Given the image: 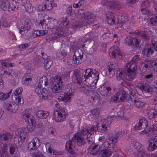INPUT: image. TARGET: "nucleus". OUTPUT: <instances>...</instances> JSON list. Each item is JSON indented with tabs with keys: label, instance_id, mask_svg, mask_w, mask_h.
I'll list each match as a JSON object with an SVG mask.
<instances>
[{
	"label": "nucleus",
	"instance_id": "54",
	"mask_svg": "<svg viewBox=\"0 0 157 157\" xmlns=\"http://www.w3.org/2000/svg\"><path fill=\"white\" fill-rule=\"evenodd\" d=\"M91 113L94 117H97L100 114V109L98 108H96L91 111Z\"/></svg>",
	"mask_w": 157,
	"mask_h": 157
},
{
	"label": "nucleus",
	"instance_id": "18",
	"mask_svg": "<svg viewBox=\"0 0 157 157\" xmlns=\"http://www.w3.org/2000/svg\"><path fill=\"white\" fill-rule=\"evenodd\" d=\"M66 89L67 92L65 93L64 97L61 98L62 100L65 102H69L71 101V98L74 95V94L71 91L72 89L71 88H66Z\"/></svg>",
	"mask_w": 157,
	"mask_h": 157
},
{
	"label": "nucleus",
	"instance_id": "10",
	"mask_svg": "<svg viewBox=\"0 0 157 157\" xmlns=\"http://www.w3.org/2000/svg\"><path fill=\"white\" fill-rule=\"evenodd\" d=\"M72 140L76 142L79 146H84L86 144L84 137L82 134H80V132L76 133L72 137Z\"/></svg>",
	"mask_w": 157,
	"mask_h": 157
},
{
	"label": "nucleus",
	"instance_id": "15",
	"mask_svg": "<svg viewBox=\"0 0 157 157\" xmlns=\"http://www.w3.org/2000/svg\"><path fill=\"white\" fill-rule=\"evenodd\" d=\"M107 22L108 24L110 25H112L114 24L115 22L117 26V28H121L123 25L125 24V21H122L115 17H111L107 19Z\"/></svg>",
	"mask_w": 157,
	"mask_h": 157
},
{
	"label": "nucleus",
	"instance_id": "49",
	"mask_svg": "<svg viewBox=\"0 0 157 157\" xmlns=\"http://www.w3.org/2000/svg\"><path fill=\"white\" fill-rule=\"evenodd\" d=\"M23 117L25 121H27L28 123L34 121L33 119L32 118V115L29 113L24 114Z\"/></svg>",
	"mask_w": 157,
	"mask_h": 157
},
{
	"label": "nucleus",
	"instance_id": "46",
	"mask_svg": "<svg viewBox=\"0 0 157 157\" xmlns=\"http://www.w3.org/2000/svg\"><path fill=\"white\" fill-rule=\"evenodd\" d=\"M12 90H11L9 92L6 94L0 92V100H5L8 98L10 96Z\"/></svg>",
	"mask_w": 157,
	"mask_h": 157
},
{
	"label": "nucleus",
	"instance_id": "33",
	"mask_svg": "<svg viewBox=\"0 0 157 157\" xmlns=\"http://www.w3.org/2000/svg\"><path fill=\"white\" fill-rule=\"evenodd\" d=\"M80 90L83 92L84 94L87 96H91L92 94H93L94 92V90H92L89 88L86 87H81Z\"/></svg>",
	"mask_w": 157,
	"mask_h": 157
},
{
	"label": "nucleus",
	"instance_id": "47",
	"mask_svg": "<svg viewBox=\"0 0 157 157\" xmlns=\"http://www.w3.org/2000/svg\"><path fill=\"white\" fill-rule=\"evenodd\" d=\"M49 22L48 20L44 19L41 20L39 22V25L41 26L44 28L47 29L48 28V23Z\"/></svg>",
	"mask_w": 157,
	"mask_h": 157
},
{
	"label": "nucleus",
	"instance_id": "2",
	"mask_svg": "<svg viewBox=\"0 0 157 157\" xmlns=\"http://www.w3.org/2000/svg\"><path fill=\"white\" fill-rule=\"evenodd\" d=\"M99 73L95 70L93 71L90 69H87L82 73V76L84 78L85 84L91 85L96 84L99 79Z\"/></svg>",
	"mask_w": 157,
	"mask_h": 157
},
{
	"label": "nucleus",
	"instance_id": "60",
	"mask_svg": "<svg viewBox=\"0 0 157 157\" xmlns=\"http://www.w3.org/2000/svg\"><path fill=\"white\" fill-rule=\"evenodd\" d=\"M66 59V61L65 62H66L67 64L69 65L72 64L74 62L73 57H72V56H68L67 57V59Z\"/></svg>",
	"mask_w": 157,
	"mask_h": 157
},
{
	"label": "nucleus",
	"instance_id": "59",
	"mask_svg": "<svg viewBox=\"0 0 157 157\" xmlns=\"http://www.w3.org/2000/svg\"><path fill=\"white\" fill-rule=\"evenodd\" d=\"M30 29V27L29 26H24L22 27L21 29H19V33L21 34H22V33L23 32H28Z\"/></svg>",
	"mask_w": 157,
	"mask_h": 157
},
{
	"label": "nucleus",
	"instance_id": "20",
	"mask_svg": "<svg viewBox=\"0 0 157 157\" xmlns=\"http://www.w3.org/2000/svg\"><path fill=\"white\" fill-rule=\"evenodd\" d=\"M73 78L75 79V83L77 84L78 88H80L82 84V78L80 74L77 72H75L73 76Z\"/></svg>",
	"mask_w": 157,
	"mask_h": 157
},
{
	"label": "nucleus",
	"instance_id": "41",
	"mask_svg": "<svg viewBox=\"0 0 157 157\" xmlns=\"http://www.w3.org/2000/svg\"><path fill=\"white\" fill-rule=\"evenodd\" d=\"M53 1L52 0H51L49 2H45L44 4V7H42V9L41 10L43 11L45 9L47 10H51L52 6Z\"/></svg>",
	"mask_w": 157,
	"mask_h": 157
},
{
	"label": "nucleus",
	"instance_id": "1",
	"mask_svg": "<svg viewBox=\"0 0 157 157\" xmlns=\"http://www.w3.org/2000/svg\"><path fill=\"white\" fill-rule=\"evenodd\" d=\"M127 67L126 71L124 73L123 70L121 68H119L116 72V76L117 79L118 81L121 80L123 76L127 80H132L135 78L136 74L137 66L135 64H131L127 63L126 65Z\"/></svg>",
	"mask_w": 157,
	"mask_h": 157
},
{
	"label": "nucleus",
	"instance_id": "30",
	"mask_svg": "<svg viewBox=\"0 0 157 157\" xmlns=\"http://www.w3.org/2000/svg\"><path fill=\"white\" fill-rule=\"evenodd\" d=\"M39 140L37 138L35 139L34 141H31L29 143L27 147L28 150L31 151L32 150L36 149L37 147L36 146V142L37 141L39 142Z\"/></svg>",
	"mask_w": 157,
	"mask_h": 157
},
{
	"label": "nucleus",
	"instance_id": "55",
	"mask_svg": "<svg viewBox=\"0 0 157 157\" xmlns=\"http://www.w3.org/2000/svg\"><path fill=\"white\" fill-rule=\"evenodd\" d=\"M111 100L112 102H119V96L118 92H116L115 94L111 97Z\"/></svg>",
	"mask_w": 157,
	"mask_h": 157
},
{
	"label": "nucleus",
	"instance_id": "39",
	"mask_svg": "<svg viewBox=\"0 0 157 157\" xmlns=\"http://www.w3.org/2000/svg\"><path fill=\"white\" fill-rule=\"evenodd\" d=\"M44 64L45 69L47 70L51 67L53 61L52 60L49 58L44 60Z\"/></svg>",
	"mask_w": 157,
	"mask_h": 157
},
{
	"label": "nucleus",
	"instance_id": "51",
	"mask_svg": "<svg viewBox=\"0 0 157 157\" xmlns=\"http://www.w3.org/2000/svg\"><path fill=\"white\" fill-rule=\"evenodd\" d=\"M132 144L134 147L138 151L143 147L140 143L137 142L136 141H133Z\"/></svg>",
	"mask_w": 157,
	"mask_h": 157
},
{
	"label": "nucleus",
	"instance_id": "13",
	"mask_svg": "<svg viewBox=\"0 0 157 157\" xmlns=\"http://www.w3.org/2000/svg\"><path fill=\"white\" fill-rule=\"evenodd\" d=\"M101 146L98 144L90 145L87 150L89 153L93 155H97L101 150Z\"/></svg>",
	"mask_w": 157,
	"mask_h": 157
},
{
	"label": "nucleus",
	"instance_id": "45",
	"mask_svg": "<svg viewBox=\"0 0 157 157\" xmlns=\"http://www.w3.org/2000/svg\"><path fill=\"white\" fill-rule=\"evenodd\" d=\"M91 96V98L93 100L94 102H95L97 104H98L100 101V95L97 93L94 92L93 94Z\"/></svg>",
	"mask_w": 157,
	"mask_h": 157
},
{
	"label": "nucleus",
	"instance_id": "42",
	"mask_svg": "<svg viewBox=\"0 0 157 157\" xmlns=\"http://www.w3.org/2000/svg\"><path fill=\"white\" fill-rule=\"evenodd\" d=\"M42 59L37 56L34 58L33 63L36 66L38 67L42 65Z\"/></svg>",
	"mask_w": 157,
	"mask_h": 157
},
{
	"label": "nucleus",
	"instance_id": "56",
	"mask_svg": "<svg viewBox=\"0 0 157 157\" xmlns=\"http://www.w3.org/2000/svg\"><path fill=\"white\" fill-rule=\"evenodd\" d=\"M48 92L46 90H45V91L44 89L40 94L39 96L42 99L46 100Z\"/></svg>",
	"mask_w": 157,
	"mask_h": 157
},
{
	"label": "nucleus",
	"instance_id": "7",
	"mask_svg": "<svg viewBox=\"0 0 157 157\" xmlns=\"http://www.w3.org/2000/svg\"><path fill=\"white\" fill-rule=\"evenodd\" d=\"M98 124H97L96 126H93L92 127L90 128L89 130L87 128L84 127H82L80 130V134H81L84 137L86 135V140L91 138L90 136L92 134H97V132L98 130Z\"/></svg>",
	"mask_w": 157,
	"mask_h": 157
},
{
	"label": "nucleus",
	"instance_id": "6",
	"mask_svg": "<svg viewBox=\"0 0 157 157\" xmlns=\"http://www.w3.org/2000/svg\"><path fill=\"white\" fill-rule=\"evenodd\" d=\"M22 90L23 88L21 87L17 89L13 94L12 97L13 101L20 106L22 105L24 102L21 94Z\"/></svg>",
	"mask_w": 157,
	"mask_h": 157
},
{
	"label": "nucleus",
	"instance_id": "27",
	"mask_svg": "<svg viewBox=\"0 0 157 157\" xmlns=\"http://www.w3.org/2000/svg\"><path fill=\"white\" fill-rule=\"evenodd\" d=\"M95 17L93 14H88L86 15V19L82 20L83 24H93L95 21Z\"/></svg>",
	"mask_w": 157,
	"mask_h": 157
},
{
	"label": "nucleus",
	"instance_id": "26",
	"mask_svg": "<svg viewBox=\"0 0 157 157\" xmlns=\"http://www.w3.org/2000/svg\"><path fill=\"white\" fill-rule=\"evenodd\" d=\"M32 75L31 73L25 74L22 78V83L25 85L30 84L32 80Z\"/></svg>",
	"mask_w": 157,
	"mask_h": 157
},
{
	"label": "nucleus",
	"instance_id": "48",
	"mask_svg": "<svg viewBox=\"0 0 157 157\" xmlns=\"http://www.w3.org/2000/svg\"><path fill=\"white\" fill-rule=\"evenodd\" d=\"M150 23L152 26L157 25V14H155L150 19Z\"/></svg>",
	"mask_w": 157,
	"mask_h": 157
},
{
	"label": "nucleus",
	"instance_id": "43",
	"mask_svg": "<svg viewBox=\"0 0 157 157\" xmlns=\"http://www.w3.org/2000/svg\"><path fill=\"white\" fill-rule=\"evenodd\" d=\"M114 68L112 67V66H109L108 71H106L107 74L110 78H112L115 75Z\"/></svg>",
	"mask_w": 157,
	"mask_h": 157
},
{
	"label": "nucleus",
	"instance_id": "23",
	"mask_svg": "<svg viewBox=\"0 0 157 157\" xmlns=\"http://www.w3.org/2000/svg\"><path fill=\"white\" fill-rule=\"evenodd\" d=\"M112 154V150L108 149L103 148L100 151L98 155V157H109Z\"/></svg>",
	"mask_w": 157,
	"mask_h": 157
},
{
	"label": "nucleus",
	"instance_id": "36",
	"mask_svg": "<svg viewBox=\"0 0 157 157\" xmlns=\"http://www.w3.org/2000/svg\"><path fill=\"white\" fill-rule=\"evenodd\" d=\"M9 4V1L8 0H0V7L4 11L7 10Z\"/></svg>",
	"mask_w": 157,
	"mask_h": 157
},
{
	"label": "nucleus",
	"instance_id": "35",
	"mask_svg": "<svg viewBox=\"0 0 157 157\" xmlns=\"http://www.w3.org/2000/svg\"><path fill=\"white\" fill-rule=\"evenodd\" d=\"M7 145L3 144V146L0 151V155L1 157H8V154L7 152Z\"/></svg>",
	"mask_w": 157,
	"mask_h": 157
},
{
	"label": "nucleus",
	"instance_id": "52",
	"mask_svg": "<svg viewBox=\"0 0 157 157\" xmlns=\"http://www.w3.org/2000/svg\"><path fill=\"white\" fill-rule=\"evenodd\" d=\"M34 121L28 123V125L27 127V130L29 132H31L33 131L35 128V123Z\"/></svg>",
	"mask_w": 157,
	"mask_h": 157
},
{
	"label": "nucleus",
	"instance_id": "9",
	"mask_svg": "<svg viewBox=\"0 0 157 157\" xmlns=\"http://www.w3.org/2000/svg\"><path fill=\"white\" fill-rule=\"evenodd\" d=\"M67 115L66 109L63 108L58 111H55L53 116L56 121L61 122L66 119Z\"/></svg>",
	"mask_w": 157,
	"mask_h": 157
},
{
	"label": "nucleus",
	"instance_id": "50",
	"mask_svg": "<svg viewBox=\"0 0 157 157\" xmlns=\"http://www.w3.org/2000/svg\"><path fill=\"white\" fill-rule=\"evenodd\" d=\"M98 91L100 94L102 96H106L107 95L105 86H102L100 87L98 89Z\"/></svg>",
	"mask_w": 157,
	"mask_h": 157
},
{
	"label": "nucleus",
	"instance_id": "64",
	"mask_svg": "<svg viewBox=\"0 0 157 157\" xmlns=\"http://www.w3.org/2000/svg\"><path fill=\"white\" fill-rule=\"evenodd\" d=\"M105 86L108 96L111 95L114 93V90H112V89L110 87Z\"/></svg>",
	"mask_w": 157,
	"mask_h": 157
},
{
	"label": "nucleus",
	"instance_id": "53",
	"mask_svg": "<svg viewBox=\"0 0 157 157\" xmlns=\"http://www.w3.org/2000/svg\"><path fill=\"white\" fill-rule=\"evenodd\" d=\"M139 155L141 157H148V154L145 151L143 147L140 150L138 151Z\"/></svg>",
	"mask_w": 157,
	"mask_h": 157
},
{
	"label": "nucleus",
	"instance_id": "4",
	"mask_svg": "<svg viewBox=\"0 0 157 157\" xmlns=\"http://www.w3.org/2000/svg\"><path fill=\"white\" fill-rule=\"evenodd\" d=\"M25 129L20 128L15 132V136L13 138V141L16 145H21L26 138L27 133L25 132Z\"/></svg>",
	"mask_w": 157,
	"mask_h": 157
},
{
	"label": "nucleus",
	"instance_id": "58",
	"mask_svg": "<svg viewBox=\"0 0 157 157\" xmlns=\"http://www.w3.org/2000/svg\"><path fill=\"white\" fill-rule=\"evenodd\" d=\"M14 106V103L12 102H10L5 105L4 107L7 111H11L12 107Z\"/></svg>",
	"mask_w": 157,
	"mask_h": 157
},
{
	"label": "nucleus",
	"instance_id": "22",
	"mask_svg": "<svg viewBox=\"0 0 157 157\" xmlns=\"http://www.w3.org/2000/svg\"><path fill=\"white\" fill-rule=\"evenodd\" d=\"M49 113V111L40 110L36 111V116L40 119H44L48 117Z\"/></svg>",
	"mask_w": 157,
	"mask_h": 157
},
{
	"label": "nucleus",
	"instance_id": "11",
	"mask_svg": "<svg viewBox=\"0 0 157 157\" xmlns=\"http://www.w3.org/2000/svg\"><path fill=\"white\" fill-rule=\"evenodd\" d=\"M147 121L145 119H142L140 120L134 126L133 129L135 130H142L145 133H147L150 130L144 131V129L147 127Z\"/></svg>",
	"mask_w": 157,
	"mask_h": 157
},
{
	"label": "nucleus",
	"instance_id": "25",
	"mask_svg": "<svg viewBox=\"0 0 157 157\" xmlns=\"http://www.w3.org/2000/svg\"><path fill=\"white\" fill-rule=\"evenodd\" d=\"M111 121L106 120L105 121H103L101 124V130L103 132H105L110 129V127L111 124Z\"/></svg>",
	"mask_w": 157,
	"mask_h": 157
},
{
	"label": "nucleus",
	"instance_id": "19",
	"mask_svg": "<svg viewBox=\"0 0 157 157\" xmlns=\"http://www.w3.org/2000/svg\"><path fill=\"white\" fill-rule=\"evenodd\" d=\"M69 140L67 142L65 147L68 152L72 154H74L75 143L73 140Z\"/></svg>",
	"mask_w": 157,
	"mask_h": 157
},
{
	"label": "nucleus",
	"instance_id": "37",
	"mask_svg": "<svg viewBox=\"0 0 157 157\" xmlns=\"http://www.w3.org/2000/svg\"><path fill=\"white\" fill-rule=\"evenodd\" d=\"M111 50L112 51L113 50V51L111 52V55L113 57H115L116 55H120L121 54L119 48L117 46L112 47L111 48Z\"/></svg>",
	"mask_w": 157,
	"mask_h": 157
},
{
	"label": "nucleus",
	"instance_id": "5",
	"mask_svg": "<svg viewBox=\"0 0 157 157\" xmlns=\"http://www.w3.org/2000/svg\"><path fill=\"white\" fill-rule=\"evenodd\" d=\"M124 43L127 45L134 46L135 50L138 52L142 49L141 45H140V40L134 36H127L124 39Z\"/></svg>",
	"mask_w": 157,
	"mask_h": 157
},
{
	"label": "nucleus",
	"instance_id": "12",
	"mask_svg": "<svg viewBox=\"0 0 157 157\" xmlns=\"http://www.w3.org/2000/svg\"><path fill=\"white\" fill-rule=\"evenodd\" d=\"M136 86L142 91H144L148 93H151L154 91L153 87L146 83L139 82Z\"/></svg>",
	"mask_w": 157,
	"mask_h": 157
},
{
	"label": "nucleus",
	"instance_id": "3",
	"mask_svg": "<svg viewBox=\"0 0 157 157\" xmlns=\"http://www.w3.org/2000/svg\"><path fill=\"white\" fill-rule=\"evenodd\" d=\"M50 80L51 88L52 91L55 93L60 92L64 84L62 77L55 76L54 78H51Z\"/></svg>",
	"mask_w": 157,
	"mask_h": 157
},
{
	"label": "nucleus",
	"instance_id": "62",
	"mask_svg": "<svg viewBox=\"0 0 157 157\" xmlns=\"http://www.w3.org/2000/svg\"><path fill=\"white\" fill-rule=\"evenodd\" d=\"M147 48H146L145 47L142 51V54L144 57H149V55Z\"/></svg>",
	"mask_w": 157,
	"mask_h": 157
},
{
	"label": "nucleus",
	"instance_id": "29",
	"mask_svg": "<svg viewBox=\"0 0 157 157\" xmlns=\"http://www.w3.org/2000/svg\"><path fill=\"white\" fill-rule=\"evenodd\" d=\"M48 82L47 77L44 76L40 79L38 85L42 89L45 88V86H48Z\"/></svg>",
	"mask_w": 157,
	"mask_h": 157
},
{
	"label": "nucleus",
	"instance_id": "40",
	"mask_svg": "<svg viewBox=\"0 0 157 157\" xmlns=\"http://www.w3.org/2000/svg\"><path fill=\"white\" fill-rule=\"evenodd\" d=\"M157 111L155 109H151L149 112L148 114L149 119L151 120L154 118H157Z\"/></svg>",
	"mask_w": 157,
	"mask_h": 157
},
{
	"label": "nucleus",
	"instance_id": "32",
	"mask_svg": "<svg viewBox=\"0 0 157 157\" xmlns=\"http://www.w3.org/2000/svg\"><path fill=\"white\" fill-rule=\"evenodd\" d=\"M48 31L47 30H36L32 32V35L34 37L40 36L47 34Z\"/></svg>",
	"mask_w": 157,
	"mask_h": 157
},
{
	"label": "nucleus",
	"instance_id": "17",
	"mask_svg": "<svg viewBox=\"0 0 157 157\" xmlns=\"http://www.w3.org/2000/svg\"><path fill=\"white\" fill-rule=\"evenodd\" d=\"M117 142V140H113L112 138H110L109 137L106 139L102 145L103 147H104V148L109 149L110 148H111L112 147H113Z\"/></svg>",
	"mask_w": 157,
	"mask_h": 157
},
{
	"label": "nucleus",
	"instance_id": "38",
	"mask_svg": "<svg viewBox=\"0 0 157 157\" xmlns=\"http://www.w3.org/2000/svg\"><path fill=\"white\" fill-rule=\"evenodd\" d=\"M18 3L16 2H14L13 1L11 4L9 2L7 10L9 11H11L15 10V9L16 8H17H17L18 7Z\"/></svg>",
	"mask_w": 157,
	"mask_h": 157
},
{
	"label": "nucleus",
	"instance_id": "31",
	"mask_svg": "<svg viewBox=\"0 0 157 157\" xmlns=\"http://www.w3.org/2000/svg\"><path fill=\"white\" fill-rule=\"evenodd\" d=\"M63 32L61 30L60 31H59V32H56V33L52 36H50L49 39L48 38H46V39L47 40H57L58 38L62 36L63 35Z\"/></svg>",
	"mask_w": 157,
	"mask_h": 157
},
{
	"label": "nucleus",
	"instance_id": "8",
	"mask_svg": "<svg viewBox=\"0 0 157 157\" xmlns=\"http://www.w3.org/2000/svg\"><path fill=\"white\" fill-rule=\"evenodd\" d=\"M86 55L83 54V51L80 49H78L75 51L73 55L74 63L78 64L82 63L86 59Z\"/></svg>",
	"mask_w": 157,
	"mask_h": 157
},
{
	"label": "nucleus",
	"instance_id": "21",
	"mask_svg": "<svg viewBox=\"0 0 157 157\" xmlns=\"http://www.w3.org/2000/svg\"><path fill=\"white\" fill-rule=\"evenodd\" d=\"M90 42L88 45V52L89 54L91 55L94 52L96 51L97 49V44H95L93 40H89Z\"/></svg>",
	"mask_w": 157,
	"mask_h": 157
},
{
	"label": "nucleus",
	"instance_id": "61",
	"mask_svg": "<svg viewBox=\"0 0 157 157\" xmlns=\"http://www.w3.org/2000/svg\"><path fill=\"white\" fill-rule=\"evenodd\" d=\"M140 59L138 55L135 56L132 59V62L134 63H132V62H130L129 63L131 64H135L136 66V64L140 60Z\"/></svg>",
	"mask_w": 157,
	"mask_h": 157
},
{
	"label": "nucleus",
	"instance_id": "34",
	"mask_svg": "<svg viewBox=\"0 0 157 157\" xmlns=\"http://www.w3.org/2000/svg\"><path fill=\"white\" fill-rule=\"evenodd\" d=\"M153 142H150L148 146L147 149L150 151H153L157 148V140L154 139Z\"/></svg>",
	"mask_w": 157,
	"mask_h": 157
},
{
	"label": "nucleus",
	"instance_id": "14",
	"mask_svg": "<svg viewBox=\"0 0 157 157\" xmlns=\"http://www.w3.org/2000/svg\"><path fill=\"white\" fill-rule=\"evenodd\" d=\"M150 6V3L148 1L146 0L142 2L140 5V10L142 13L146 15L149 14Z\"/></svg>",
	"mask_w": 157,
	"mask_h": 157
},
{
	"label": "nucleus",
	"instance_id": "28",
	"mask_svg": "<svg viewBox=\"0 0 157 157\" xmlns=\"http://www.w3.org/2000/svg\"><path fill=\"white\" fill-rule=\"evenodd\" d=\"M137 34L139 36H141L144 40H148L150 38V36L147 31H138Z\"/></svg>",
	"mask_w": 157,
	"mask_h": 157
},
{
	"label": "nucleus",
	"instance_id": "16",
	"mask_svg": "<svg viewBox=\"0 0 157 157\" xmlns=\"http://www.w3.org/2000/svg\"><path fill=\"white\" fill-rule=\"evenodd\" d=\"M105 4L106 6H109L110 8V9L112 10L120 9L122 8L123 6L122 3L118 1L112 2L106 1Z\"/></svg>",
	"mask_w": 157,
	"mask_h": 157
},
{
	"label": "nucleus",
	"instance_id": "24",
	"mask_svg": "<svg viewBox=\"0 0 157 157\" xmlns=\"http://www.w3.org/2000/svg\"><path fill=\"white\" fill-rule=\"evenodd\" d=\"M119 102H123L126 100H129V97L128 98V93L124 90H120L118 92Z\"/></svg>",
	"mask_w": 157,
	"mask_h": 157
},
{
	"label": "nucleus",
	"instance_id": "57",
	"mask_svg": "<svg viewBox=\"0 0 157 157\" xmlns=\"http://www.w3.org/2000/svg\"><path fill=\"white\" fill-rule=\"evenodd\" d=\"M70 21L67 18H63L61 22V25H62L63 27H67L69 24Z\"/></svg>",
	"mask_w": 157,
	"mask_h": 157
},
{
	"label": "nucleus",
	"instance_id": "44",
	"mask_svg": "<svg viewBox=\"0 0 157 157\" xmlns=\"http://www.w3.org/2000/svg\"><path fill=\"white\" fill-rule=\"evenodd\" d=\"M134 105L136 107L140 108L143 107L144 105V103L139 99L136 100H134Z\"/></svg>",
	"mask_w": 157,
	"mask_h": 157
},
{
	"label": "nucleus",
	"instance_id": "63",
	"mask_svg": "<svg viewBox=\"0 0 157 157\" xmlns=\"http://www.w3.org/2000/svg\"><path fill=\"white\" fill-rule=\"evenodd\" d=\"M104 33L103 34V37H104V36L109 37L111 35V33L107 29H104L103 30Z\"/></svg>",
	"mask_w": 157,
	"mask_h": 157
}]
</instances>
